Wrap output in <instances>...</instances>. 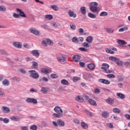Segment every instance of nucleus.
<instances>
[{
	"label": "nucleus",
	"mask_w": 130,
	"mask_h": 130,
	"mask_svg": "<svg viewBox=\"0 0 130 130\" xmlns=\"http://www.w3.org/2000/svg\"><path fill=\"white\" fill-rule=\"evenodd\" d=\"M72 42H78L79 40H78V38L77 37H73L72 39Z\"/></svg>",
	"instance_id": "bf43d9fd"
},
{
	"label": "nucleus",
	"mask_w": 130,
	"mask_h": 130,
	"mask_svg": "<svg viewBox=\"0 0 130 130\" xmlns=\"http://www.w3.org/2000/svg\"><path fill=\"white\" fill-rule=\"evenodd\" d=\"M81 56L79 55H74L72 57V58L74 60V61H75V62H79L80 60H81Z\"/></svg>",
	"instance_id": "423d86ee"
},
{
	"label": "nucleus",
	"mask_w": 130,
	"mask_h": 130,
	"mask_svg": "<svg viewBox=\"0 0 130 130\" xmlns=\"http://www.w3.org/2000/svg\"><path fill=\"white\" fill-rule=\"evenodd\" d=\"M54 110L56 113H53V116L56 118H60L61 116L63 114V111H62V109H61V108L57 106L54 108Z\"/></svg>",
	"instance_id": "f257e3e1"
},
{
	"label": "nucleus",
	"mask_w": 130,
	"mask_h": 130,
	"mask_svg": "<svg viewBox=\"0 0 130 130\" xmlns=\"http://www.w3.org/2000/svg\"><path fill=\"white\" fill-rule=\"evenodd\" d=\"M10 119L13 121H19L20 118L18 116H12L10 117Z\"/></svg>",
	"instance_id": "a211bd4d"
},
{
	"label": "nucleus",
	"mask_w": 130,
	"mask_h": 130,
	"mask_svg": "<svg viewBox=\"0 0 130 130\" xmlns=\"http://www.w3.org/2000/svg\"><path fill=\"white\" fill-rule=\"evenodd\" d=\"M52 124H53V125L55 127H57L58 126V124H57V122H56V121H52Z\"/></svg>",
	"instance_id": "0e129e2a"
},
{
	"label": "nucleus",
	"mask_w": 130,
	"mask_h": 130,
	"mask_svg": "<svg viewBox=\"0 0 130 130\" xmlns=\"http://www.w3.org/2000/svg\"><path fill=\"white\" fill-rule=\"evenodd\" d=\"M57 59L59 62L66 61V57L62 54H58L57 56Z\"/></svg>",
	"instance_id": "20e7f679"
},
{
	"label": "nucleus",
	"mask_w": 130,
	"mask_h": 130,
	"mask_svg": "<svg viewBox=\"0 0 130 130\" xmlns=\"http://www.w3.org/2000/svg\"><path fill=\"white\" fill-rule=\"evenodd\" d=\"M68 12L69 17L71 18H77V14L74 13V11H72V10H69Z\"/></svg>",
	"instance_id": "0eeeda50"
},
{
	"label": "nucleus",
	"mask_w": 130,
	"mask_h": 130,
	"mask_svg": "<svg viewBox=\"0 0 130 130\" xmlns=\"http://www.w3.org/2000/svg\"><path fill=\"white\" fill-rule=\"evenodd\" d=\"M85 113H86V114L87 115H89V116L92 117V116H94V114H93L92 112L89 111L88 110H85Z\"/></svg>",
	"instance_id": "ea45409f"
},
{
	"label": "nucleus",
	"mask_w": 130,
	"mask_h": 130,
	"mask_svg": "<svg viewBox=\"0 0 130 130\" xmlns=\"http://www.w3.org/2000/svg\"><path fill=\"white\" fill-rule=\"evenodd\" d=\"M3 121L4 123H9L10 122V120L7 118L3 119Z\"/></svg>",
	"instance_id": "4d7b16f0"
},
{
	"label": "nucleus",
	"mask_w": 130,
	"mask_h": 130,
	"mask_svg": "<svg viewBox=\"0 0 130 130\" xmlns=\"http://www.w3.org/2000/svg\"><path fill=\"white\" fill-rule=\"evenodd\" d=\"M26 101L27 103H33V99L28 98L26 100Z\"/></svg>",
	"instance_id": "49530a36"
},
{
	"label": "nucleus",
	"mask_w": 130,
	"mask_h": 130,
	"mask_svg": "<svg viewBox=\"0 0 130 130\" xmlns=\"http://www.w3.org/2000/svg\"><path fill=\"white\" fill-rule=\"evenodd\" d=\"M16 11L17 13H19V17L21 16L22 18H26V14L21 9L17 8Z\"/></svg>",
	"instance_id": "9d476101"
},
{
	"label": "nucleus",
	"mask_w": 130,
	"mask_h": 130,
	"mask_svg": "<svg viewBox=\"0 0 130 130\" xmlns=\"http://www.w3.org/2000/svg\"><path fill=\"white\" fill-rule=\"evenodd\" d=\"M116 63L119 67H123V62L121 61L119 59V60H117V61L116 62Z\"/></svg>",
	"instance_id": "2f4dec72"
},
{
	"label": "nucleus",
	"mask_w": 130,
	"mask_h": 130,
	"mask_svg": "<svg viewBox=\"0 0 130 130\" xmlns=\"http://www.w3.org/2000/svg\"><path fill=\"white\" fill-rule=\"evenodd\" d=\"M109 68V65L106 63H103L102 64L101 69L104 70V71H106L107 69Z\"/></svg>",
	"instance_id": "f8f14e48"
},
{
	"label": "nucleus",
	"mask_w": 130,
	"mask_h": 130,
	"mask_svg": "<svg viewBox=\"0 0 130 130\" xmlns=\"http://www.w3.org/2000/svg\"><path fill=\"white\" fill-rule=\"evenodd\" d=\"M33 34L36 35V36H40V35H41L40 31L38 30L37 29L35 28H33Z\"/></svg>",
	"instance_id": "f3484780"
},
{
	"label": "nucleus",
	"mask_w": 130,
	"mask_h": 130,
	"mask_svg": "<svg viewBox=\"0 0 130 130\" xmlns=\"http://www.w3.org/2000/svg\"><path fill=\"white\" fill-rule=\"evenodd\" d=\"M42 28H44V29H48L49 26L47 24H44L41 25Z\"/></svg>",
	"instance_id": "6e6d98bb"
},
{
	"label": "nucleus",
	"mask_w": 130,
	"mask_h": 130,
	"mask_svg": "<svg viewBox=\"0 0 130 130\" xmlns=\"http://www.w3.org/2000/svg\"><path fill=\"white\" fill-rule=\"evenodd\" d=\"M21 130H29L27 126H21Z\"/></svg>",
	"instance_id": "338daca9"
},
{
	"label": "nucleus",
	"mask_w": 130,
	"mask_h": 130,
	"mask_svg": "<svg viewBox=\"0 0 130 130\" xmlns=\"http://www.w3.org/2000/svg\"><path fill=\"white\" fill-rule=\"evenodd\" d=\"M88 16L89 17V18H90L91 19H96V15L91 13V12H89L88 13Z\"/></svg>",
	"instance_id": "393cba45"
},
{
	"label": "nucleus",
	"mask_w": 130,
	"mask_h": 130,
	"mask_svg": "<svg viewBox=\"0 0 130 130\" xmlns=\"http://www.w3.org/2000/svg\"><path fill=\"white\" fill-rule=\"evenodd\" d=\"M47 44H49V45H50L51 46H52L53 45V41H51L49 39H46V40H43L42 41V45L43 46H47Z\"/></svg>",
	"instance_id": "7ed1b4c3"
},
{
	"label": "nucleus",
	"mask_w": 130,
	"mask_h": 130,
	"mask_svg": "<svg viewBox=\"0 0 130 130\" xmlns=\"http://www.w3.org/2000/svg\"><path fill=\"white\" fill-rule=\"evenodd\" d=\"M1 109L4 113H9V112H10V108L8 107L3 106L2 107Z\"/></svg>",
	"instance_id": "ddd939ff"
},
{
	"label": "nucleus",
	"mask_w": 130,
	"mask_h": 130,
	"mask_svg": "<svg viewBox=\"0 0 130 130\" xmlns=\"http://www.w3.org/2000/svg\"><path fill=\"white\" fill-rule=\"evenodd\" d=\"M80 80H81V78L77 76L74 77L73 79L74 83H77V82H78V81H80Z\"/></svg>",
	"instance_id": "a19ab883"
},
{
	"label": "nucleus",
	"mask_w": 130,
	"mask_h": 130,
	"mask_svg": "<svg viewBox=\"0 0 130 130\" xmlns=\"http://www.w3.org/2000/svg\"><path fill=\"white\" fill-rule=\"evenodd\" d=\"M13 17H14V18H20V15L19 14H18L17 13H14L13 15Z\"/></svg>",
	"instance_id": "5fc2aeb1"
},
{
	"label": "nucleus",
	"mask_w": 130,
	"mask_h": 130,
	"mask_svg": "<svg viewBox=\"0 0 130 130\" xmlns=\"http://www.w3.org/2000/svg\"><path fill=\"white\" fill-rule=\"evenodd\" d=\"M100 17H106V16H108V13L103 11L100 14Z\"/></svg>",
	"instance_id": "c9c22d12"
},
{
	"label": "nucleus",
	"mask_w": 130,
	"mask_h": 130,
	"mask_svg": "<svg viewBox=\"0 0 130 130\" xmlns=\"http://www.w3.org/2000/svg\"><path fill=\"white\" fill-rule=\"evenodd\" d=\"M102 116L104 118H107V117H108L109 116V112H108V111H106L103 112L102 113Z\"/></svg>",
	"instance_id": "6ab92c4d"
},
{
	"label": "nucleus",
	"mask_w": 130,
	"mask_h": 130,
	"mask_svg": "<svg viewBox=\"0 0 130 130\" xmlns=\"http://www.w3.org/2000/svg\"><path fill=\"white\" fill-rule=\"evenodd\" d=\"M51 8L53 10V11H55V12H57V11H58V6H57V5H51Z\"/></svg>",
	"instance_id": "c85d7f7f"
},
{
	"label": "nucleus",
	"mask_w": 130,
	"mask_h": 130,
	"mask_svg": "<svg viewBox=\"0 0 130 130\" xmlns=\"http://www.w3.org/2000/svg\"><path fill=\"white\" fill-rule=\"evenodd\" d=\"M128 29V27L127 26H125L122 28H119L118 31L119 32H123V31H126Z\"/></svg>",
	"instance_id": "58836bf2"
},
{
	"label": "nucleus",
	"mask_w": 130,
	"mask_h": 130,
	"mask_svg": "<svg viewBox=\"0 0 130 130\" xmlns=\"http://www.w3.org/2000/svg\"><path fill=\"white\" fill-rule=\"evenodd\" d=\"M106 101L108 104H110V105H112L114 103V100L109 98L107 100H106Z\"/></svg>",
	"instance_id": "2eb2a0df"
},
{
	"label": "nucleus",
	"mask_w": 130,
	"mask_h": 130,
	"mask_svg": "<svg viewBox=\"0 0 130 130\" xmlns=\"http://www.w3.org/2000/svg\"><path fill=\"white\" fill-rule=\"evenodd\" d=\"M73 121L76 124H80V120L77 118H74Z\"/></svg>",
	"instance_id": "603ef678"
},
{
	"label": "nucleus",
	"mask_w": 130,
	"mask_h": 130,
	"mask_svg": "<svg viewBox=\"0 0 130 130\" xmlns=\"http://www.w3.org/2000/svg\"><path fill=\"white\" fill-rule=\"evenodd\" d=\"M52 71L51 69H47L46 68H42L41 70V72L42 74H45V75H47V74H49L51 73Z\"/></svg>",
	"instance_id": "39448f33"
},
{
	"label": "nucleus",
	"mask_w": 130,
	"mask_h": 130,
	"mask_svg": "<svg viewBox=\"0 0 130 130\" xmlns=\"http://www.w3.org/2000/svg\"><path fill=\"white\" fill-rule=\"evenodd\" d=\"M82 96L83 97V98H85V100H88L89 98V96L87 95L86 94H83L82 95Z\"/></svg>",
	"instance_id": "774afa93"
},
{
	"label": "nucleus",
	"mask_w": 130,
	"mask_h": 130,
	"mask_svg": "<svg viewBox=\"0 0 130 130\" xmlns=\"http://www.w3.org/2000/svg\"><path fill=\"white\" fill-rule=\"evenodd\" d=\"M79 66H80V67L82 68H85V67H86V63H85L84 62H80Z\"/></svg>",
	"instance_id": "864d4df0"
},
{
	"label": "nucleus",
	"mask_w": 130,
	"mask_h": 130,
	"mask_svg": "<svg viewBox=\"0 0 130 130\" xmlns=\"http://www.w3.org/2000/svg\"><path fill=\"white\" fill-rule=\"evenodd\" d=\"M100 89L98 88H96L94 89V93L95 94H100L101 93Z\"/></svg>",
	"instance_id": "09e8293b"
},
{
	"label": "nucleus",
	"mask_w": 130,
	"mask_h": 130,
	"mask_svg": "<svg viewBox=\"0 0 130 130\" xmlns=\"http://www.w3.org/2000/svg\"><path fill=\"white\" fill-rule=\"evenodd\" d=\"M123 64L124 66H126V67H129L130 66V63L128 61L127 62H123Z\"/></svg>",
	"instance_id": "69168bd1"
},
{
	"label": "nucleus",
	"mask_w": 130,
	"mask_h": 130,
	"mask_svg": "<svg viewBox=\"0 0 130 130\" xmlns=\"http://www.w3.org/2000/svg\"><path fill=\"white\" fill-rule=\"evenodd\" d=\"M6 10H7V9L6 8V7H5V6H0V11L1 12H5L6 11Z\"/></svg>",
	"instance_id": "8fccbe9b"
},
{
	"label": "nucleus",
	"mask_w": 130,
	"mask_h": 130,
	"mask_svg": "<svg viewBox=\"0 0 130 130\" xmlns=\"http://www.w3.org/2000/svg\"><path fill=\"white\" fill-rule=\"evenodd\" d=\"M50 78L51 79H57L58 78V76L55 74H51L50 75Z\"/></svg>",
	"instance_id": "c03bdc74"
},
{
	"label": "nucleus",
	"mask_w": 130,
	"mask_h": 130,
	"mask_svg": "<svg viewBox=\"0 0 130 130\" xmlns=\"http://www.w3.org/2000/svg\"><path fill=\"white\" fill-rule=\"evenodd\" d=\"M57 123L58 124V125H59V126H64V122L61 119H58L57 121Z\"/></svg>",
	"instance_id": "4468645a"
},
{
	"label": "nucleus",
	"mask_w": 130,
	"mask_h": 130,
	"mask_svg": "<svg viewBox=\"0 0 130 130\" xmlns=\"http://www.w3.org/2000/svg\"><path fill=\"white\" fill-rule=\"evenodd\" d=\"M107 77L109 79H114V78H115V75L114 74H108L107 75Z\"/></svg>",
	"instance_id": "a18cd8bd"
},
{
	"label": "nucleus",
	"mask_w": 130,
	"mask_h": 130,
	"mask_svg": "<svg viewBox=\"0 0 130 130\" xmlns=\"http://www.w3.org/2000/svg\"><path fill=\"white\" fill-rule=\"evenodd\" d=\"M60 83L62 85H70L69 81H68L66 79H62L60 81Z\"/></svg>",
	"instance_id": "a878e982"
},
{
	"label": "nucleus",
	"mask_w": 130,
	"mask_h": 130,
	"mask_svg": "<svg viewBox=\"0 0 130 130\" xmlns=\"http://www.w3.org/2000/svg\"><path fill=\"white\" fill-rule=\"evenodd\" d=\"M47 91H48L47 87H43L41 89V92L42 93H43V94H46L47 93Z\"/></svg>",
	"instance_id": "4c0bfd02"
},
{
	"label": "nucleus",
	"mask_w": 130,
	"mask_h": 130,
	"mask_svg": "<svg viewBox=\"0 0 130 130\" xmlns=\"http://www.w3.org/2000/svg\"><path fill=\"white\" fill-rule=\"evenodd\" d=\"M107 74H111L112 73H114V71L109 70H106V71H105Z\"/></svg>",
	"instance_id": "052dcab7"
},
{
	"label": "nucleus",
	"mask_w": 130,
	"mask_h": 130,
	"mask_svg": "<svg viewBox=\"0 0 130 130\" xmlns=\"http://www.w3.org/2000/svg\"><path fill=\"white\" fill-rule=\"evenodd\" d=\"M83 46L86 48L90 47V45L87 42L83 43Z\"/></svg>",
	"instance_id": "680f3d73"
},
{
	"label": "nucleus",
	"mask_w": 130,
	"mask_h": 130,
	"mask_svg": "<svg viewBox=\"0 0 130 130\" xmlns=\"http://www.w3.org/2000/svg\"><path fill=\"white\" fill-rule=\"evenodd\" d=\"M13 81H16V82H20L21 79L16 77H14L12 78Z\"/></svg>",
	"instance_id": "3c124183"
},
{
	"label": "nucleus",
	"mask_w": 130,
	"mask_h": 130,
	"mask_svg": "<svg viewBox=\"0 0 130 130\" xmlns=\"http://www.w3.org/2000/svg\"><path fill=\"white\" fill-rule=\"evenodd\" d=\"M13 46L16 48H22V43L19 42H14L13 43Z\"/></svg>",
	"instance_id": "6e6552de"
},
{
	"label": "nucleus",
	"mask_w": 130,
	"mask_h": 130,
	"mask_svg": "<svg viewBox=\"0 0 130 130\" xmlns=\"http://www.w3.org/2000/svg\"><path fill=\"white\" fill-rule=\"evenodd\" d=\"M70 27L72 30H76V25L75 24H70Z\"/></svg>",
	"instance_id": "13d9d810"
},
{
	"label": "nucleus",
	"mask_w": 130,
	"mask_h": 130,
	"mask_svg": "<svg viewBox=\"0 0 130 130\" xmlns=\"http://www.w3.org/2000/svg\"><path fill=\"white\" fill-rule=\"evenodd\" d=\"M81 126L84 129H87V128H88V125L87 124V123H85L84 122H81Z\"/></svg>",
	"instance_id": "72a5a7b5"
},
{
	"label": "nucleus",
	"mask_w": 130,
	"mask_h": 130,
	"mask_svg": "<svg viewBox=\"0 0 130 130\" xmlns=\"http://www.w3.org/2000/svg\"><path fill=\"white\" fill-rule=\"evenodd\" d=\"M80 51H83L84 52H87L88 51V49L84 48V47H80L79 48Z\"/></svg>",
	"instance_id": "de8ad7c7"
},
{
	"label": "nucleus",
	"mask_w": 130,
	"mask_h": 130,
	"mask_svg": "<svg viewBox=\"0 0 130 130\" xmlns=\"http://www.w3.org/2000/svg\"><path fill=\"white\" fill-rule=\"evenodd\" d=\"M90 10L91 12L93 13H96V12H98V3L97 2H91L89 4Z\"/></svg>",
	"instance_id": "f03ea898"
},
{
	"label": "nucleus",
	"mask_w": 130,
	"mask_h": 130,
	"mask_svg": "<svg viewBox=\"0 0 130 130\" xmlns=\"http://www.w3.org/2000/svg\"><path fill=\"white\" fill-rule=\"evenodd\" d=\"M113 111L115 113H120L121 111H120V110H119V109H118L117 108H114L113 109Z\"/></svg>",
	"instance_id": "37998d69"
},
{
	"label": "nucleus",
	"mask_w": 130,
	"mask_h": 130,
	"mask_svg": "<svg viewBox=\"0 0 130 130\" xmlns=\"http://www.w3.org/2000/svg\"><path fill=\"white\" fill-rule=\"evenodd\" d=\"M117 96L120 99H124L125 98V95L122 93H117Z\"/></svg>",
	"instance_id": "473e14b6"
},
{
	"label": "nucleus",
	"mask_w": 130,
	"mask_h": 130,
	"mask_svg": "<svg viewBox=\"0 0 130 130\" xmlns=\"http://www.w3.org/2000/svg\"><path fill=\"white\" fill-rule=\"evenodd\" d=\"M39 78V74L36 72L35 70H33V79L37 80Z\"/></svg>",
	"instance_id": "dca6fc26"
},
{
	"label": "nucleus",
	"mask_w": 130,
	"mask_h": 130,
	"mask_svg": "<svg viewBox=\"0 0 130 130\" xmlns=\"http://www.w3.org/2000/svg\"><path fill=\"white\" fill-rule=\"evenodd\" d=\"M99 82V83H102V84H105L106 85H109L110 84L109 80L105 79H100Z\"/></svg>",
	"instance_id": "1a4fd4ad"
},
{
	"label": "nucleus",
	"mask_w": 130,
	"mask_h": 130,
	"mask_svg": "<svg viewBox=\"0 0 130 130\" xmlns=\"http://www.w3.org/2000/svg\"><path fill=\"white\" fill-rule=\"evenodd\" d=\"M81 13L82 15H86V7H82L80 8Z\"/></svg>",
	"instance_id": "cd10ccee"
},
{
	"label": "nucleus",
	"mask_w": 130,
	"mask_h": 130,
	"mask_svg": "<svg viewBox=\"0 0 130 130\" xmlns=\"http://www.w3.org/2000/svg\"><path fill=\"white\" fill-rule=\"evenodd\" d=\"M87 69H89L90 71H94L95 70V64L92 63H89L87 65Z\"/></svg>",
	"instance_id": "9b49d317"
},
{
	"label": "nucleus",
	"mask_w": 130,
	"mask_h": 130,
	"mask_svg": "<svg viewBox=\"0 0 130 130\" xmlns=\"http://www.w3.org/2000/svg\"><path fill=\"white\" fill-rule=\"evenodd\" d=\"M106 52L107 53H111V54H114V51L111 50V49L109 48L106 49Z\"/></svg>",
	"instance_id": "79ce46f5"
},
{
	"label": "nucleus",
	"mask_w": 130,
	"mask_h": 130,
	"mask_svg": "<svg viewBox=\"0 0 130 130\" xmlns=\"http://www.w3.org/2000/svg\"><path fill=\"white\" fill-rule=\"evenodd\" d=\"M88 102L91 105H93V106H97V104L96 103V101H95L92 99H89L88 100Z\"/></svg>",
	"instance_id": "bb28decb"
},
{
	"label": "nucleus",
	"mask_w": 130,
	"mask_h": 130,
	"mask_svg": "<svg viewBox=\"0 0 130 130\" xmlns=\"http://www.w3.org/2000/svg\"><path fill=\"white\" fill-rule=\"evenodd\" d=\"M86 41L88 42V43H92L93 41V37L89 36L86 38Z\"/></svg>",
	"instance_id": "b1692460"
},
{
	"label": "nucleus",
	"mask_w": 130,
	"mask_h": 130,
	"mask_svg": "<svg viewBox=\"0 0 130 130\" xmlns=\"http://www.w3.org/2000/svg\"><path fill=\"white\" fill-rule=\"evenodd\" d=\"M33 69H35V70L38 69V63L37 62L33 61Z\"/></svg>",
	"instance_id": "e433bc0d"
},
{
	"label": "nucleus",
	"mask_w": 130,
	"mask_h": 130,
	"mask_svg": "<svg viewBox=\"0 0 130 130\" xmlns=\"http://www.w3.org/2000/svg\"><path fill=\"white\" fill-rule=\"evenodd\" d=\"M109 59H110V60H112V61H115V62H116L117 60H119L118 58L112 56H110L109 57Z\"/></svg>",
	"instance_id": "c756f323"
},
{
	"label": "nucleus",
	"mask_w": 130,
	"mask_h": 130,
	"mask_svg": "<svg viewBox=\"0 0 130 130\" xmlns=\"http://www.w3.org/2000/svg\"><path fill=\"white\" fill-rule=\"evenodd\" d=\"M58 91H63L64 92L66 91V89H64V88H63V87L60 86L58 87Z\"/></svg>",
	"instance_id": "e2e57ef3"
},
{
	"label": "nucleus",
	"mask_w": 130,
	"mask_h": 130,
	"mask_svg": "<svg viewBox=\"0 0 130 130\" xmlns=\"http://www.w3.org/2000/svg\"><path fill=\"white\" fill-rule=\"evenodd\" d=\"M117 43L120 45H124V44H127V42L122 40H118Z\"/></svg>",
	"instance_id": "5701e85b"
},
{
	"label": "nucleus",
	"mask_w": 130,
	"mask_h": 130,
	"mask_svg": "<svg viewBox=\"0 0 130 130\" xmlns=\"http://www.w3.org/2000/svg\"><path fill=\"white\" fill-rule=\"evenodd\" d=\"M45 19L46 20H52L53 19V17L52 16V15H50V14H48L45 16Z\"/></svg>",
	"instance_id": "f704fd0d"
},
{
	"label": "nucleus",
	"mask_w": 130,
	"mask_h": 130,
	"mask_svg": "<svg viewBox=\"0 0 130 130\" xmlns=\"http://www.w3.org/2000/svg\"><path fill=\"white\" fill-rule=\"evenodd\" d=\"M33 55L34 56H36V57H39L40 55V53L37 50H33Z\"/></svg>",
	"instance_id": "aec40b11"
},
{
	"label": "nucleus",
	"mask_w": 130,
	"mask_h": 130,
	"mask_svg": "<svg viewBox=\"0 0 130 130\" xmlns=\"http://www.w3.org/2000/svg\"><path fill=\"white\" fill-rule=\"evenodd\" d=\"M2 83L4 86H9L10 85V81L8 79H5Z\"/></svg>",
	"instance_id": "7c9ffc66"
},
{
	"label": "nucleus",
	"mask_w": 130,
	"mask_h": 130,
	"mask_svg": "<svg viewBox=\"0 0 130 130\" xmlns=\"http://www.w3.org/2000/svg\"><path fill=\"white\" fill-rule=\"evenodd\" d=\"M106 32L108 33V34H112L114 32V30L112 28H107L106 29Z\"/></svg>",
	"instance_id": "412c9836"
},
{
	"label": "nucleus",
	"mask_w": 130,
	"mask_h": 130,
	"mask_svg": "<svg viewBox=\"0 0 130 130\" xmlns=\"http://www.w3.org/2000/svg\"><path fill=\"white\" fill-rule=\"evenodd\" d=\"M75 100L78 102H84V99L82 96H78L75 98Z\"/></svg>",
	"instance_id": "4be33fe9"
}]
</instances>
